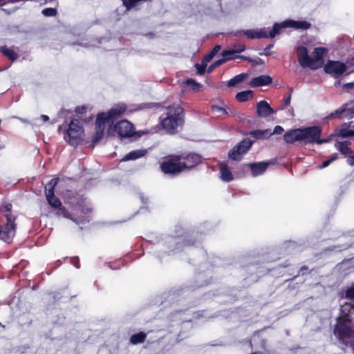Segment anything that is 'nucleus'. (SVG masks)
<instances>
[{
  "label": "nucleus",
  "mask_w": 354,
  "mask_h": 354,
  "mask_svg": "<svg viewBox=\"0 0 354 354\" xmlns=\"http://www.w3.org/2000/svg\"><path fill=\"white\" fill-rule=\"evenodd\" d=\"M345 298L350 300L341 305L340 315L337 319L334 334L344 344H349L354 353V332L350 327L351 315L354 313V284L346 290Z\"/></svg>",
  "instance_id": "f257e3e1"
},
{
  "label": "nucleus",
  "mask_w": 354,
  "mask_h": 354,
  "mask_svg": "<svg viewBox=\"0 0 354 354\" xmlns=\"http://www.w3.org/2000/svg\"><path fill=\"white\" fill-rule=\"evenodd\" d=\"M310 27V24L306 21H295L287 19L281 23H275L272 29L268 34L265 28L260 29H249L243 30L242 32L249 39L274 38L279 35L283 28H294L296 30H307Z\"/></svg>",
  "instance_id": "f03ea898"
},
{
  "label": "nucleus",
  "mask_w": 354,
  "mask_h": 354,
  "mask_svg": "<svg viewBox=\"0 0 354 354\" xmlns=\"http://www.w3.org/2000/svg\"><path fill=\"white\" fill-rule=\"evenodd\" d=\"M162 128L169 133L178 132L183 124V111L179 105H171L165 109L160 116Z\"/></svg>",
  "instance_id": "7ed1b4c3"
},
{
  "label": "nucleus",
  "mask_w": 354,
  "mask_h": 354,
  "mask_svg": "<svg viewBox=\"0 0 354 354\" xmlns=\"http://www.w3.org/2000/svg\"><path fill=\"white\" fill-rule=\"evenodd\" d=\"M83 133L84 130L80 120L73 119L71 121L67 132L64 136V139L71 146L76 147L82 140Z\"/></svg>",
  "instance_id": "20e7f679"
},
{
  "label": "nucleus",
  "mask_w": 354,
  "mask_h": 354,
  "mask_svg": "<svg viewBox=\"0 0 354 354\" xmlns=\"http://www.w3.org/2000/svg\"><path fill=\"white\" fill-rule=\"evenodd\" d=\"M45 195L48 204L57 210L55 214L57 216H62L66 218L71 219L76 223H80L87 221L86 218L79 219L72 218L66 208L62 205L60 200L55 196L54 192H47V194Z\"/></svg>",
  "instance_id": "39448f33"
},
{
  "label": "nucleus",
  "mask_w": 354,
  "mask_h": 354,
  "mask_svg": "<svg viewBox=\"0 0 354 354\" xmlns=\"http://www.w3.org/2000/svg\"><path fill=\"white\" fill-rule=\"evenodd\" d=\"M14 215H7L6 223L0 227V239L10 243L15 236L17 225Z\"/></svg>",
  "instance_id": "423d86ee"
},
{
  "label": "nucleus",
  "mask_w": 354,
  "mask_h": 354,
  "mask_svg": "<svg viewBox=\"0 0 354 354\" xmlns=\"http://www.w3.org/2000/svg\"><path fill=\"white\" fill-rule=\"evenodd\" d=\"M301 145H313L316 143L321 136L322 129L318 126L300 128Z\"/></svg>",
  "instance_id": "0eeeda50"
},
{
  "label": "nucleus",
  "mask_w": 354,
  "mask_h": 354,
  "mask_svg": "<svg viewBox=\"0 0 354 354\" xmlns=\"http://www.w3.org/2000/svg\"><path fill=\"white\" fill-rule=\"evenodd\" d=\"M115 131L121 138H138L140 134L134 131L133 124L129 121L124 120L120 121L115 125Z\"/></svg>",
  "instance_id": "6e6552de"
},
{
  "label": "nucleus",
  "mask_w": 354,
  "mask_h": 354,
  "mask_svg": "<svg viewBox=\"0 0 354 354\" xmlns=\"http://www.w3.org/2000/svg\"><path fill=\"white\" fill-rule=\"evenodd\" d=\"M253 142L244 139L229 151V158L234 160H240L242 155L246 153L252 145Z\"/></svg>",
  "instance_id": "1a4fd4ad"
},
{
  "label": "nucleus",
  "mask_w": 354,
  "mask_h": 354,
  "mask_svg": "<svg viewBox=\"0 0 354 354\" xmlns=\"http://www.w3.org/2000/svg\"><path fill=\"white\" fill-rule=\"evenodd\" d=\"M297 55L298 62L302 68H310L313 70H316L317 66L312 59V57L308 55V50L306 46H300L297 47Z\"/></svg>",
  "instance_id": "9d476101"
},
{
  "label": "nucleus",
  "mask_w": 354,
  "mask_h": 354,
  "mask_svg": "<svg viewBox=\"0 0 354 354\" xmlns=\"http://www.w3.org/2000/svg\"><path fill=\"white\" fill-rule=\"evenodd\" d=\"M161 170L165 174H176L185 169L181 159H169L163 162L160 165Z\"/></svg>",
  "instance_id": "9b49d317"
},
{
  "label": "nucleus",
  "mask_w": 354,
  "mask_h": 354,
  "mask_svg": "<svg viewBox=\"0 0 354 354\" xmlns=\"http://www.w3.org/2000/svg\"><path fill=\"white\" fill-rule=\"evenodd\" d=\"M347 70L348 66L339 61H328L324 66L325 72L335 77L341 76Z\"/></svg>",
  "instance_id": "f8f14e48"
},
{
  "label": "nucleus",
  "mask_w": 354,
  "mask_h": 354,
  "mask_svg": "<svg viewBox=\"0 0 354 354\" xmlns=\"http://www.w3.org/2000/svg\"><path fill=\"white\" fill-rule=\"evenodd\" d=\"M127 106L124 104H118L114 105L109 112L100 113V114H104V120L111 125L113 120L121 116L126 111Z\"/></svg>",
  "instance_id": "ddd939ff"
},
{
  "label": "nucleus",
  "mask_w": 354,
  "mask_h": 354,
  "mask_svg": "<svg viewBox=\"0 0 354 354\" xmlns=\"http://www.w3.org/2000/svg\"><path fill=\"white\" fill-rule=\"evenodd\" d=\"M104 114H98L96 119V131L93 136L92 142L93 145L100 142L104 135V131L109 126L106 121L104 120Z\"/></svg>",
  "instance_id": "4468645a"
},
{
  "label": "nucleus",
  "mask_w": 354,
  "mask_h": 354,
  "mask_svg": "<svg viewBox=\"0 0 354 354\" xmlns=\"http://www.w3.org/2000/svg\"><path fill=\"white\" fill-rule=\"evenodd\" d=\"M342 115L348 118H354V104L351 106L348 104L343 105L339 109L335 110V112L330 113L328 118H340Z\"/></svg>",
  "instance_id": "2eb2a0df"
},
{
  "label": "nucleus",
  "mask_w": 354,
  "mask_h": 354,
  "mask_svg": "<svg viewBox=\"0 0 354 354\" xmlns=\"http://www.w3.org/2000/svg\"><path fill=\"white\" fill-rule=\"evenodd\" d=\"M274 113V111L270 104L264 100L257 104V115L259 118H267Z\"/></svg>",
  "instance_id": "dca6fc26"
},
{
  "label": "nucleus",
  "mask_w": 354,
  "mask_h": 354,
  "mask_svg": "<svg viewBox=\"0 0 354 354\" xmlns=\"http://www.w3.org/2000/svg\"><path fill=\"white\" fill-rule=\"evenodd\" d=\"M283 139L285 142L288 144H292L297 142L301 144L300 128L290 129L286 131L283 135Z\"/></svg>",
  "instance_id": "f3484780"
},
{
  "label": "nucleus",
  "mask_w": 354,
  "mask_h": 354,
  "mask_svg": "<svg viewBox=\"0 0 354 354\" xmlns=\"http://www.w3.org/2000/svg\"><path fill=\"white\" fill-rule=\"evenodd\" d=\"M180 159L182 160V164L185 165V169L192 168L202 161L201 156L196 153H191L185 158H180Z\"/></svg>",
  "instance_id": "a211bd4d"
},
{
  "label": "nucleus",
  "mask_w": 354,
  "mask_h": 354,
  "mask_svg": "<svg viewBox=\"0 0 354 354\" xmlns=\"http://www.w3.org/2000/svg\"><path fill=\"white\" fill-rule=\"evenodd\" d=\"M251 169L252 175L253 177H256L263 174L268 168V162H259L250 163L248 165Z\"/></svg>",
  "instance_id": "6ab92c4d"
},
{
  "label": "nucleus",
  "mask_w": 354,
  "mask_h": 354,
  "mask_svg": "<svg viewBox=\"0 0 354 354\" xmlns=\"http://www.w3.org/2000/svg\"><path fill=\"white\" fill-rule=\"evenodd\" d=\"M167 243L169 244L171 252L178 251L182 243L186 245L190 244L189 240H184L180 237H169L167 240Z\"/></svg>",
  "instance_id": "aec40b11"
},
{
  "label": "nucleus",
  "mask_w": 354,
  "mask_h": 354,
  "mask_svg": "<svg viewBox=\"0 0 354 354\" xmlns=\"http://www.w3.org/2000/svg\"><path fill=\"white\" fill-rule=\"evenodd\" d=\"M327 50L325 48H316L313 53L312 59L315 62L317 66L316 69L321 67L323 63V57L326 54Z\"/></svg>",
  "instance_id": "412c9836"
},
{
  "label": "nucleus",
  "mask_w": 354,
  "mask_h": 354,
  "mask_svg": "<svg viewBox=\"0 0 354 354\" xmlns=\"http://www.w3.org/2000/svg\"><path fill=\"white\" fill-rule=\"evenodd\" d=\"M147 153V149H140L133 150L127 153L122 159V161L135 160L142 157H144Z\"/></svg>",
  "instance_id": "4be33fe9"
},
{
  "label": "nucleus",
  "mask_w": 354,
  "mask_h": 354,
  "mask_svg": "<svg viewBox=\"0 0 354 354\" xmlns=\"http://www.w3.org/2000/svg\"><path fill=\"white\" fill-rule=\"evenodd\" d=\"M272 82V78L269 75H262L253 78L250 85L252 87L262 86L270 84Z\"/></svg>",
  "instance_id": "5701e85b"
},
{
  "label": "nucleus",
  "mask_w": 354,
  "mask_h": 354,
  "mask_svg": "<svg viewBox=\"0 0 354 354\" xmlns=\"http://www.w3.org/2000/svg\"><path fill=\"white\" fill-rule=\"evenodd\" d=\"M220 178L226 183H229L234 179L231 171L225 163H221L220 165Z\"/></svg>",
  "instance_id": "b1692460"
},
{
  "label": "nucleus",
  "mask_w": 354,
  "mask_h": 354,
  "mask_svg": "<svg viewBox=\"0 0 354 354\" xmlns=\"http://www.w3.org/2000/svg\"><path fill=\"white\" fill-rule=\"evenodd\" d=\"M245 50V47L242 44H239L234 46L232 49L225 50L222 52L223 57H235V54L243 52Z\"/></svg>",
  "instance_id": "393cba45"
},
{
  "label": "nucleus",
  "mask_w": 354,
  "mask_h": 354,
  "mask_svg": "<svg viewBox=\"0 0 354 354\" xmlns=\"http://www.w3.org/2000/svg\"><path fill=\"white\" fill-rule=\"evenodd\" d=\"M249 135L252 136L257 140L267 139L272 136L271 131L270 129L264 130H255L250 131Z\"/></svg>",
  "instance_id": "a878e982"
},
{
  "label": "nucleus",
  "mask_w": 354,
  "mask_h": 354,
  "mask_svg": "<svg viewBox=\"0 0 354 354\" xmlns=\"http://www.w3.org/2000/svg\"><path fill=\"white\" fill-rule=\"evenodd\" d=\"M350 124L344 123L341 129L336 133V135L342 138H348L354 136V129H348Z\"/></svg>",
  "instance_id": "bb28decb"
},
{
  "label": "nucleus",
  "mask_w": 354,
  "mask_h": 354,
  "mask_svg": "<svg viewBox=\"0 0 354 354\" xmlns=\"http://www.w3.org/2000/svg\"><path fill=\"white\" fill-rule=\"evenodd\" d=\"M335 147L344 156H348L352 153V150L348 147V142H337L335 144Z\"/></svg>",
  "instance_id": "cd10ccee"
},
{
  "label": "nucleus",
  "mask_w": 354,
  "mask_h": 354,
  "mask_svg": "<svg viewBox=\"0 0 354 354\" xmlns=\"http://www.w3.org/2000/svg\"><path fill=\"white\" fill-rule=\"evenodd\" d=\"M147 337V334L144 332L133 334L130 337L131 344L136 345L144 342Z\"/></svg>",
  "instance_id": "c85d7f7f"
},
{
  "label": "nucleus",
  "mask_w": 354,
  "mask_h": 354,
  "mask_svg": "<svg viewBox=\"0 0 354 354\" xmlns=\"http://www.w3.org/2000/svg\"><path fill=\"white\" fill-rule=\"evenodd\" d=\"M253 97V92L250 90L241 91L236 95V99L239 102H245Z\"/></svg>",
  "instance_id": "c756f323"
},
{
  "label": "nucleus",
  "mask_w": 354,
  "mask_h": 354,
  "mask_svg": "<svg viewBox=\"0 0 354 354\" xmlns=\"http://www.w3.org/2000/svg\"><path fill=\"white\" fill-rule=\"evenodd\" d=\"M248 77L247 73H241L234 76L227 83L228 86L232 87L242 82Z\"/></svg>",
  "instance_id": "7c9ffc66"
},
{
  "label": "nucleus",
  "mask_w": 354,
  "mask_h": 354,
  "mask_svg": "<svg viewBox=\"0 0 354 354\" xmlns=\"http://www.w3.org/2000/svg\"><path fill=\"white\" fill-rule=\"evenodd\" d=\"M1 52L3 53V54L5 56L8 57L12 61H14V60L17 59V57H18V55H17V52L14 49H12V48H7V47H3L1 48Z\"/></svg>",
  "instance_id": "2f4dec72"
},
{
  "label": "nucleus",
  "mask_w": 354,
  "mask_h": 354,
  "mask_svg": "<svg viewBox=\"0 0 354 354\" xmlns=\"http://www.w3.org/2000/svg\"><path fill=\"white\" fill-rule=\"evenodd\" d=\"M58 180V178H53L50 180L45 186V194H47V192H54V188L57 184Z\"/></svg>",
  "instance_id": "473e14b6"
},
{
  "label": "nucleus",
  "mask_w": 354,
  "mask_h": 354,
  "mask_svg": "<svg viewBox=\"0 0 354 354\" xmlns=\"http://www.w3.org/2000/svg\"><path fill=\"white\" fill-rule=\"evenodd\" d=\"M12 205L10 203L4 204L0 207V212L3 214V216L6 218L7 215H12L11 214Z\"/></svg>",
  "instance_id": "72a5a7b5"
},
{
  "label": "nucleus",
  "mask_w": 354,
  "mask_h": 354,
  "mask_svg": "<svg viewBox=\"0 0 354 354\" xmlns=\"http://www.w3.org/2000/svg\"><path fill=\"white\" fill-rule=\"evenodd\" d=\"M41 12L46 17H53L56 15L57 10L55 8H48L44 9Z\"/></svg>",
  "instance_id": "f704fd0d"
},
{
  "label": "nucleus",
  "mask_w": 354,
  "mask_h": 354,
  "mask_svg": "<svg viewBox=\"0 0 354 354\" xmlns=\"http://www.w3.org/2000/svg\"><path fill=\"white\" fill-rule=\"evenodd\" d=\"M335 136H337L336 133L335 134H331L328 138H324V139H321L320 137H319V138H318V139L317 140V145H322V144H324V143L329 142L332 141L333 138Z\"/></svg>",
  "instance_id": "c9c22d12"
},
{
  "label": "nucleus",
  "mask_w": 354,
  "mask_h": 354,
  "mask_svg": "<svg viewBox=\"0 0 354 354\" xmlns=\"http://www.w3.org/2000/svg\"><path fill=\"white\" fill-rule=\"evenodd\" d=\"M234 59V57H230V56L223 57V58L216 61L214 64V66H216V67H217V66L223 64L225 62H227L228 60Z\"/></svg>",
  "instance_id": "e433bc0d"
},
{
  "label": "nucleus",
  "mask_w": 354,
  "mask_h": 354,
  "mask_svg": "<svg viewBox=\"0 0 354 354\" xmlns=\"http://www.w3.org/2000/svg\"><path fill=\"white\" fill-rule=\"evenodd\" d=\"M195 66H196V68L197 69L198 73L199 75H203L205 71V68L207 67V65L204 64L203 62H201V64H196L195 65Z\"/></svg>",
  "instance_id": "4c0bfd02"
},
{
  "label": "nucleus",
  "mask_w": 354,
  "mask_h": 354,
  "mask_svg": "<svg viewBox=\"0 0 354 354\" xmlns=\"http://www.w3.org/2000/svg\"><path fill=\"white\" fill-rule=\"evenodd\" d=\"M187 86H189L193 90H196L199 88V84L194 82L192 79H189L186 81Z\"/></svg>",
  "instance_id": "58836bf2"
},
{
  "label": "nucleus",
  "mask_w": 354,
  "mask_h": 354,
  "mask_svg": "<svg viewBox=\"0 0 354 354\" xmlns=\"http://www.w3.org/2000/svg\"><path fill=\"white\" fill-rule=\"evenodd\" d=\"M214 56L211 53H209L207 55H206L202 60V62L204 64H206L207 65V64L212 59V58L214 57Z\"/></svg>",
  "instance_id": "ea45409f"
},
{
  "label": "nucleus",
  "mask_w": 354,
  "mask_h": 354,
  "mask_svg": "<svg viewBox=\"0 0 354 354\" xmlns=\"http://www.w3.org/2000/svg\"><path fill=\"white\" fill-rule=\"evenodd\" d=\"M283 131V128L279 125L276 126L274 128L272 132H271L272 135L273 134H281Z\"/></svg>",
  "instance_id": "a19ab883"
},
{
  "label": "nucleus",
  "mask_w": 354,
  "mask_h": 354,
  "mask_svg": "<svg viewBox=\"0 0 354 354\" xmlns=\"http://www.w3.org/2000/svg\"><path fill=\"white\" fill-rule=\"evenodd\" d=\"M273 47V44H270L268 45L265 49H264V51L263 53H260L259 55H266V56H268L269 55H270V49H271Z\"/></svg>",
  "instance_id": "79ce46f5"
},
{
  "label": "nucleus",
  "mask_w": 354,
  "mask_h": 354,
  "mask_svg": "<svg viewBox=\"0 0 354 354\" xmlns=\"http://www.w3.org/2000/svg\"><path fill=\"white\" fill-rule=\"evenodd\" d=\"M185 337V336L182 335L181 333H180L177 335L176 337L175 338L174 340L172 341V342L178 343V342H180L181 340H183Z\"/></svg>",
  "instance_id": "37998d69"
},
{
  "label": "nucleus",
  "mask_w": 354,
  "mask_h": 354,
  "mask_svg": "<svg viewBox=\"0 0 354 354\" xmlns=\"http://www.w3.org/2000/svg\"><path fill=\"white\" fill-rule=\"evenodd\" d=\"M221 47L220 45H216L214 47V48L210 52L214 56H215L221 50Z\"/></svg>",
  "instance_id": "c03bdc74"
},
{
  "label": "nucleus",
  "mask_w": 354,
  "mask_h": 354,
  "mask_svg": "<svg viewBox=\"0 0 354 354\" xmlns=\"http://www.w3.org/2000/svg\"><path fill=\"white\" fill-rule=\"evenodd\" d=\"M39 120H41L44 122H46L49 120V117L46 115H41L39 118L35 120V124Z\"/></svg>",
  "instance_id": "a18cd8bd"
},
{
  "label": "nucleus",
  "mask_w": 354,
  "mask_h": 354,
  "mask_svg": "<svg viewBox=\"0 0 354 354\" xmlns=\"http://www.w3.org/2000/svg\"><path fill=\"white\" fill-rule=\"evenodd\" d=\"M347 163L351 166L354 165V155H349L347 158Z\"/></svg>",
  "instance_id": "49530a36"
},
{
  "label": "nucleus",
  "mask_w": 354,
  "mask_h": 354,
  "mask_svg": "<svg viewBox=\"0 0 354 354\" xmlns=\"http://www.w3.org/2000/svg\"><path fill=\"white\" fill-rule=\"evenodd\" d=\"M330 161L328 160H325L319 166V169H323V168H325L326 167H328L330 164Z\"/></svg>",
  "instance_id": "de8ad7c7"
},
{
  "label": "nucleus",
  "mask_w": 354,
  "mask_h": 354,
  "mask_svg": "<svg viewBox=\"0 0 354 354\" xmlns=\"http://www.w3.org/2000/svg\"><path fill=\"white\" fill-rule=\"evenodd\" d=\"M12 118H15V119H17L18 120H19L20 122H21L23 123L30 124V122L28 120L25 119V118H19V117H17V116H13Z\"/></svg>",
  "instance_id": "09e8293b"
},
{
  "label": "nucleus",
  "mask_w": 354,
  "mask_h": 354,
  "mask_svg": "<svg viewBox=\"0 0 354 354\" xmlns=\"http://www.w3.org/2000/svg\"><path fill=\"white\" fill-rule=\"evenodd\" d=\"M234 57V59L240 58V59H242L248 60L249 62H253V59H252V58H250L249 57H245V56L241 55V56H235Z\"/></svg>",
  "instance_id": "8fccbe9b"
},
{
  "label": "nucleus",
  "mask_w": 354,
  "mask_h": 354,
  "mask_svg": "<svg viewBox=\"0 0 354 354\" xmlns=\"http://www.w3.org/2000/svg\"><path fill=\"white\" fill-rule=\"evenodd\" d=\"M86 108L84 106H78L75 109V112L77 113H83L85 111Z\"/></svg>",
  "instance_id": "3c124183"
},
{
  "label": "nucleus",
  "mask_w": 354,
  "mask_h": 354,
  "mask_svg": "<svg viewBox=\"0 0 354 354\" xmlns=\"http://www.w3.org/2000/svg\"><path fill=\"white\" fill-rule=\"evenodd\" d=\"M338 156L337 153H334L333 154L330 158H329V160L330 161V162H333L334 160H335L337 158Z\"/></svg>",
  "instance_id": "603ef678"
},
{
  "label": "nucleus",
  "mask_w": 354,
  "mask_h": 354,
  "mask_svg": "<svg viewBox=\"0 0 354 354\" xmlns=\"http://www.w3.org/2000/svg\"><path fill=\"white\" fill-rule=\"evenodd\" d=\"M346 65L348 66V68L349 67V66H354V57L348 61Z\"/></svg>",
  "instance_id": "864d4df0"
},
{
  "label": "nucleus",
  "mask_w": 354,
  "mask_h": 354,
  "mask_svg": "<svg viewBox=\"0 0 354 354\" xmlns=\"http://www.w3.org/2000/svg\"><path fill=\"white\" fill-rule=\"evenodd\" d=\"M215 67H216V66H214V64H213L210 65V66L208 67V68H207V72H208V73H211V72L214 70V68Z\"/></svg>",
  "instance_id": "5fc2aeb1"
},
{
  "label": "nucleus",
  "mask_w": 354,
  "mask_h": 354,
  "mask_svg": "<svg viewBox=\"0 0 354 354\" xmlns=\"http://www.w3.org/2000/svg\"><path fill=\"white\" fill-rule=\"evenodd\" d=\"M251 62L253 64H261L263 62L261 59L258 58L256 60L253 59V62Z\"/></svg>",
  "instance_id": "6e6d98bb"
},
{
  "label": "nucleus",
  "mask_w": 354,
  "mask_h": 354,
  "mask_svg": "<svg viewBox=\"0 0 354 354\" xmlns=\"http://www.w3.org/2000/svg\"><path fill=\"white\" fill-rule=\"evenodd\" d=\"M354 85V82H350V83H347V84H345L344 85V87H352Z\"/></svg>",
  "instance_id": "4d7b16f0"
},
{
  "label": "nucleus",
  "mask_w": 354,
  "mask_h": 354,
  "mask_svg": "<svg viewBox=\"0 0 354 354\" xmlns=\"http://www.w3.org/2000/svg\"><path fill=\"white\" fill-rule=\"evenodd\" d=\"M290 96H288V98L286 100V102H285V104L286 105H288L290 104Z\"/></svg>",
  "instance_id": "13d9d810"
},
{
  "label": "nucleus",
  "mask_w": 354,
  "mask_h": 354,
  "mask_svg": "<svg viewBox=\"0 0 354 354\" xmlns=\"http://www.w3.org/2000/svg\"><path fill=\"white\" fill-rule=\"evenodd\" d=\"M174 327H178V324H176L174 326Z\"/></svg>",
  "instance_id": "bf43d9fd"
},
{
  "label": "nucleus",
  "mask_w": 354,
  "mask_h": 354,
  "mask_svg": "<svg viewBox=\"0 0 354 354\" xmlns=\"http://www.w3.org/2000/svg\"><path fill=\"white\" fill-rule=\"evenodd\" d=\"M75 266H76V268H79V265L78 264H75Z\"/></svg>",
  "instance_id": "052dcab7"
},
{
  "label": "nucleus",
  "mask_w": 354,
  "mask_h": 354,
  "mask_svg": "<svg viewBox=\"0 0 354 354\" xmlns=\"http://www.w3.org/2000/svg\"><path fill=\"white\" fill-rule=\"evenodd\" d=\"M0 326H2V327L3 326L1 323H0Z\"/></svg>",
  "instance_id": "680f3d73"
},
{
  "label": "nucleus",
  "mask_w": 354,
  "mask_h": 354,
  "mask_svg": "<svg viewBox=\"0 0 354 354\" xmlns=\"http://www.w3.org/2000/svg\"><path fill=\"white\" fill-rule=\"evenodd\" d=\"M2 0H0V2Z\"/></svg>",
  "instance_id": "e2e57ef3"
},
{
  "label": "nucleus",
  "mask_w": 354,
  "mask_h": 354,
  "mask_svg": "<svg viewBox=\"0 0 354 354\" xmlns=\"http://www.w3.org/2000/svg\"><path fill=\"white\" fill-rule=\"evenodd\" d=\"M353 127H354V125H353Z\"/></svg>",
  "instance_id": "0e129e2a"
}]
</instances>
